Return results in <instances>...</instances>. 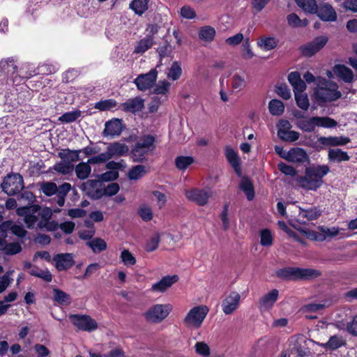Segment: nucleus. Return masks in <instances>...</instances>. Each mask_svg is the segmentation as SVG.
<instances>
[{
	"label": "nucleus",
	"mask_w": 357,
	"mask_h": 357,
	"mask_svg": "<svg viewBox=\"0 0 357 357\" xmlns=\"http://www.w3.org/2000/svg\"><path fill=\"white\" fill-rule=\"evenodd\" d=\"M329 172V167L326 165H312L305 167V175L298 176L296 181L305 190L316 191L323 185V178Z\"/></svg>",
	"instance_id": "f257e3e1"
},
{
	"label": "nucleus",
	"mask_w": 357,
	"mask_h": 357,
	"mask_svg": "<svg viewBox=\"0 0 357 357\" xmlns=\"http://www.w3.org/2000/svg\"><path fill=\"white\" fill-rule=\"evenodd\" d=\"M321 275V271L310 268L284 267L275 271L277 278L287 281L312 280Z\"/></svg>",
	"instance_id": "f03ea898"
},
{
	"label": "nucleus",
	"mask_w": 357,
	"mask_h": 357,
	"mask_svg": "<svg viewBox=\"0 0 357 357\" xmlns=\"http://www.w3.org/2000/svg\"><path fill=\"white\" fill-rule=\"evenodd\" d=\"M314 96L319 105L322 106L327 102H333L339 99L342 93L338 91L336 83L323 79L320 84L315 89Z\"/></svg>",
	"instance_id": "7ed1b4c3"
},
{
	"label": "nucleus",
	"mask_w": 357,
	"mask_h": 357,
	"mask_svg": "<svg viewBox=\"0 0 357 357\" xmlns=\"http://www.w3.org/2000/svg\"><path fill=\"white\" fill-rule=\"evenodd\" d=\"M155 138L151 135H144L132 146L130 155L135 162H144L146 155L155 149Z\"/></svg>",
	"instance_id": "20e7f679"
},
{
	"label": "nucleus",
	"mask_w": 357,
	"mask_h": 357,
	"mask_svg": "<svg viewBox=\"0 0 357 357\" xmlns=\"http://www.w3.org/2000/svg\"><path fill=\"white\" fill-rule=\"evenodd\" d=\"M2 191L9 196L20 193L24 188L22 176L19 173L8 174L1 184Z\"/></svg>",
	"instance_id": "39448f33"
},
{
	"label": "nucleus",
	"mask_w": 357,
	"mask_h": 357,
	"mask_svg": "<svg viewBox=\"0 0 357 357\" xmlns=\"http://www.w3.org/2000/svg\"><path fill=\"white\" fill-rule=\"evenodd\" d=\"M170 304H155L151 307L144 314L146 320L150 323H160L172 310Z\"/></svg>",
	"instance_id": "423d86ee"
},
{
	"label": "nucleus",
	"mask_w": 357,
	"mask_h": 357,
	"mask_svg": "<svg viewBox=\"0 0 357 357\" xmlns=\"http://www.w3.org/2000/svg\"><path fill=\"white\" fill-rule=\"evenodd\" d=\"M208 311V307L206 305H199L192 307L184 319L185 324L188 327L192 326L195 328H199L202 326Z\"/></svg>",
	"instance_id": "0eeeda50"
},
{
	"label": "nucleus",
	"mask_w": 357,
	"mask_h": 357,
	"mask_svg": "<svg viewBox=\"0 0 357 357\" xmlns=\"http://www.w3.org/2000/svg\"><path fill=\"white\" fill-rule=\"evenodd\" d=\"M70 322L78 330L91 332L98 328L97 322L87 314H74L69 317Z\"/></svg>",
	"instance_id": "6e6552de"
},
{
	"label": "nucleus",
	"mask_w": 357,
	"mask_h": 357,
	"mask_svg": "<svg viewBox=\"0 0 357 357\" xmlns=\"http://www.w3.org/2000/svg\"><path fill=\"white\" fill-rule=\"evenodd\" d=\"M120 187L117 183H109L107 187L99 185L93 189L82 190L86 195L93 199L97 200L101 199L104 195L112 197L118 193Z\"/></svg>",
	"instance_id": "1a4fd4ad"
},
{
	"label": "nucleus",
	"mask_w": 357,
	"mask_h": 357,
	"mask_svg": "<svg viewBox=\"0 0 357 357\" xmlns=\"http://www.w3.org/2000/svg\"><path fill=\"white\" fill-rule=\"evenodd\" d=\"M328 41V37L319 36L315 37L311 42L300 47L302 55L310 57L319 52Z\"/></svg>",
	"instance_id": "9d476101"
},
{
	"label": "nucleus",
	"mask_w": 357,
	"mask_h": 357,
	"mask_svg": "<svg viewBox=\"0 0 357 357\" xmlns=\"http://www.w3.org/2000/svg\"><path fill=\"white\" fill-rule=\"evenodd\" d=\"M118 171H107L98 175V179H89L82 185V190L93 189L95 187L102 185L103 182L114 181L119 178Z\"/></svg>",
	"instance_id": "9b49d317"
},
{
	"label": "nucleus",
	"mask_w": 357,
	"mask_h": 357,
	"mask_svg": "<svg viewBox=\"0 0 357 357\" xmlns=\"http://www.w3.org/2000/svg\"><path fill=\"white\" fill-rule=\"evenodd\" d=\"M158 71L156 69H151L146 74H141L137 77L134 83L139 91H144L151 88L157 79Z\"/></svg>",
	"instance_id": "f8f14e48"
},
{
	"label": "nucleus",
	"mask_w": 357,
	"mask_h": 357,
	"mask_svg": "<svg viewBox=\"0 0 357 357\" xmlns=\"http://www.w3.org/2000/svg\"><path fill=\"white\" fill-rule=\"evenodd\" d=\"M185 195L188 200L200 206L206 205L210 197L208 191L197 188L185 190Z\"/></svg>",
	"instance_id": "ddd939ff"
},
{
	"label": "nucleus",
	"mask_w": 357,
	"mask_h": 357,
	"mask_svg": "<svg viewBox=\"0 0 357 357\" xmlns=\"http://www.w3.org/2000/svg\"><path fill=\"white\" fill-rule=\"evenodd\" d=\"M13 57L3 59L0 61V72L11 79L13 82L17 81L18 76L17 66ZM20 77L21 75H19Z\"/></svg>",
	"instance_id": "4468645a"
},
{
	"label": "nucleus",
	"mask_w": 357,
	"mask_h": 357,
	"mask_svg": "<svg viewBox=\"0 0 357 357\" xmlns=\"http://www.w3.org/2000/svg\"><path fill=\"white\" fill-rule=\"evenodd\" d=\"M52 260L55 263V268L59 271H67L75 265L72 253L56 254L54 255Z\"/></svg>",
	"instance_id": "2eb2a0df"
},
{
	"label": "nucleus",
	"mask_w": 357,
	"mask_h": 357,
	"mask_svg": "<svg viewBox=\"0 0 357 357\" xmlns=\"http://www.w3.org/2000/svg\"><path fill=\"white\" fill-rule=\"evenodd\" d=\"M315 14L323 22H335L337 20V13L328 3L322 2L317 5Z\"/></svg>",
	"instance_id": "dca6fc26"
},
{
	"label": "nucleus",
	"mask_w": 357,
	"mask_h": 357,
	"mask_svg": "<svg viewBox=\"0 0 357 357\" xmlns=\"http://www.w3.org/2000/svg\"><path fill=\"white\" fill-rule=\"evenodd\" d=\"M124 129L125 126L122 119H113L105 123L102 135L105 137L110 136L112 137L119 136Z\"/></svg>",
	"instance_id": "f3484780"
},
{
	"label": "nucleus",
	"mask_w": 357,
	"mask_h": 357,
	"mask_svg": "<svg viewBox=\"0 0 357 357\" xmlns=\"http://www.w3.org/2000/svg\"><path fill=\"white\" fill-rule=\"evenodd\" d=\"M241 296L236 291H231L222 303V311L225 314H231L238 307Z\"/></svg>",
	"instance_id": "a211bd4d"
},
{
	"label": "nucleus",
	"mask_w": 357,
	"mask_h": 357,
	"mask_svg": "<svg viewBox=\"0 0 357 357\" xmlns=\"http://www.w3.org/2000/svg\"><path fill=\"white\" fill-rule=\"evenodd\" d=\"M284 159L289 162L303 163L310 162V158L306 151L302 148H292L287 152Z\"/></svg>",
	"instance_id": "6ab92c4d"
},
{
	"label": "nucleus",
	"mask_w": 357,
	"mask_h": 357,
	"mask_svg": "<svg viewBox=\"0 0 357 357\" xmlns=\"http://www.w3.org/2000/svg\"><path fill=\"white\" fill-rule=\"evenodd\" d=\"M177 275L164 276L160 281L154 283L151 286V291L153 292H165L172 284L178 280Z\"/></svg>",
	"instance_id": "aec40b11"
},
{
	"label": "nucleus",
	"mask_w": 357,
	"mask_h": 357,
	"mask_svg": "<svg viewBox=\"0 0 357 357\" xmlns=\"http://www.w3.org/2000/svg\"><path fill=\"white\" fill-rule=\"evenodd\" d=\"M144 101L141 97L137 96L134 98H130L121 103V107L125 112L135 114L137 112H141L144 109Z\"/></svg>",
	"instance_id": "412c9836"
},
{
	"label": "nucleus",
	"mask_w": 357,
	"mask_h": 357,
	"mask_svg": "<svg viewBox=\"0 0 357 357\" xmlns=\"http://www.w3.org/2000/svg\"><path fill=\"white\" fill-rule=\"evenodd\" d=\"M350 138L344 136L320 137L318 142L324 146H344L350 142Z\"/></svg>",
	"instance_id": "4be33fe9"
},
{
	"label": "nucleus",
	"mask_w": 357,
	"mask_h": 357,
	"mask_svg": "<svg viewBox=\"0 0 357 357\" xmlns=\"http://www.w3.org/2000/svg\"><path fill=\"white\" fill-rule=\"evenodd\" d=\"M225 157L238 176L241 175V159L237 153L229 146L225 147Z\"/></svg>",
	"instance_id": "5701e85b"
},
{
	"label": "nucleus",
	"mask_w": 357,
	"mask_h": 357,
	"mask_svg": "<svg viewBox=\"0 0 357 357\" xmlns=\"http://www.w3.org/2000/svg\"><path fill=\"white\" fill-rule=\"evenodd\" d=\"M128 151L129 149L126 144L115 142L109 144L107 147L106 152L109 159H111L113 157H121L125 155L128 153Z\"/></svg>",
	"instance_id": "b1692460"
},
{
	"label": "nucleus",
	"mask_w": 357,
	"mask_h": 357,
	"mask_svg": "<svg viewBox=\"0 0 357 357\" xmlns=\"http://www.w3.org/2000/svg\"><path fill=\"white\" fill-rule=\"evenodd\" d=\"M279 296L278 289H274L261 297L259 301V308L261 310H269L272 308L274 303L277 301Z\"/></svg>",
	"instance_id": "393cba45"
},
{
	"label": "nucleus",
	"mask_w": 357,
	"mask_h": 357,
	"mask_svg": "<svg viewBox=\"0 0 357 357\" xmlns=\"http://www.w3.org/2000/svg\"><path fill=\"white\" fill-rule=\"evenodd\" d=\"M334 73L346 83H351L354 75L353 71L343 64H336L333 68Z\"/></svg>",
	"instance_id": "a878e982"
},
{
	"label": "nucleus",
	"mask_w": 357,
	"mask_h": 357,
	"mask_svg": "<svg viewBox=\"0 0 357 357\" xmlns=\"http://www.w3.org/2000/svg\"><path fill=\"white\" fill-rule=\"evenodd\" d=\"M347 344L346 340L340 335H334L330 337L327 342L322 344L326 350L334 351Z\"/></svg>",
	"instance_id": "bb28decb"
},
{
	"label": "nucleus",
	"mask_w": 357,
	"mask_h": 357,
	"mask_svg": "<svg viewBox=\"0 0 357 357\" xmlns=\"http://www.w3.org/2000/svg\"><path fill=\"white\" fill-rule=\"evenodd\" d=\"M81 152V150H70V149H65L58 153V157L66 162L73 164V162L81 160L79 155Z\"/></svg>",
	"instance_id": "cd10ccee"
},
{
	"label": "nucleus",
	"mask_w": 357,
	"mask_h": 357,
	"mask_svg": "<svg viewBox=\"0 0 357 357\" xmlns=\"http://www.w3.org/2000/svg\"><path fill=\"white\" fill-rule=\"evenodd\" d=\"M328 157L331 162H345L350 160V156L348 155L347 152L340 149H330L328 151Z\"/></svg>",
	"instance_id": "c85d7f7f"
},
{
	"label": "nucleus",
	"mask_w": 357,
	"mask_h": 357,
	"mask_svg": "<svg viewBox=\"0 0 357 357\" xmlns=\"http://www.w3.org/2000/svg\"><path fill=\"white\" fill-rule=\"evenodd\" d=\"M72 190V186L69 183H63L58 186V191L56 194V202L59 206H64L66 197L68 192Z\"/></svg>",
	"instance_id": "c756f323"
},
{
	"label": "nucleus",
	"mask_w": 357,
	"mask_h": 357,
	"mask_svg": "<svg viewBox=\"0 0 357 357\" xmlns=\"http://www.w3.org/2000/svg\"><path fill=\"white\" fill-rule=\"evenodd\" d=\"M73 169V164H70V162H66L63 160L56 162L52 167H50L48 172H52V170H54L63 175H67L70 174Z\"/></svg>",
	"instance_id": "7c9ffc66"
},
{
	"label": "nucleus",
	"mask_w": 357,
	"mask_h": 357,
	"mask_svg": "<svg viewBox=\"0 0 357 357\" xmlns=\"http://www.w3.org/2000/svg\"><path fill=\"white\" fill-rule=\"evenodd\" d=\"M149 0H132L129 4V8L135 14L142 16L149 8Z\"/></svg>",
	"instance_id": "2f4dec72"
},
{
	"label": "nucleus",
	"mask_w": 357,
	"mask_h": 357,
	"mask_svg": "<svg viewBox=\"0 0 357 357\" xmlns=\"http://www.w3.org/2000/svg\"><path fill=\"white\" fill-rule=\"evenodd\" d=\"M195 162V158L190 155H179L175 158L174 164L176 168L184 172Z\"/></svg>",
	"instance_id": "473e14b6"
},
{
	"label": "nucleus",
	"mask_w": 357,
	"mask_h": 357,
	"mask_svg": "<svg viewBox=\"0 0 357 357\" xmlns=\"http://www.w3.org/2000/svg\"><path fill=\"white\" fill-rule=\"evenodd\" d=\"M239 187L241 190H242L246 195L247 199L249 201H251L254 199L255 197V189L253 183L251 180L247 177H243Z\"/></svg>",
	"instance_id": "72a5a7b5"
},
{
	"label": "nucleus",
	"mask_w": 357,
	"mask_h": 357,
	"mask_svg": "<svg viewBox=\"0 0 357 357\" xmlns=\"http://www.w3.org/2000/svg\"><path fill=\"white\" fill-rule=\"evenodd\" d=\"M279 40L275 37H261L257 42V45L264 51H270L275 48Z\"/></svg>",
	"instance_id": "f704fd0d"
},
{
	"label": "nucleus",
	"mask_w": 357,
	"mask_h": 357,
	"mask_svg": "<svg viewBox=\"0 0 357 357\" xmlns=\"http://www.w3.org/2000/svg\"><path fill=\"white\" fill-rule=\"evenodd\" d=\"M86 245L92 250L93 253H100L107 250V245L105 241L101 238H94L88 241Z\"/></svg>",
	"instance_id": "c9c22d12"
},
{
	"label": "nucleus",
	"mask_w": 357,
	"mask_h": 357,
	"mask_svg": "<svg viewBox=\"0 0 357 357\" xmlns=\"http://www.w3.org/2000/svg\"><path fill=\"white\" fill-rule=\"evenodd\" d=\"M54 296L53 299L55 302L61 305H68L71 303V297L70 294L59 289H53Z\"/></svg>",
	"instance_id": "e433bc0d"
},
{
	"label": "nucleus",
	"mask_w": 357,
	"mask_h": 357,
	"mask_svg": "<svg viewBox=\"0 0 357 357\" xmlns=\"http://www.w3.org/2000/svg\"><path fill=\"white\" fill-rule=\"evenodd\" d=\"M77 177L80 180H84L89 177L91 172V167L88 162H79L75 167Z\"/></svg>",
	"instance_id": "4c0bfd02"
},
{
	"label": "nucleus",
	"mask_w": 357,
	"mask_h": 357,
	"mask_svg": "<svg viewBox=\"0 0 357 357\" xmlns=\"http://www.w3.org/2000/svg\"><path fill=\"white\" fill-rule=\"evenodd\" d=\"M153 38L151 36H146L141 39L135 47L134 52L137 54H143L149 50L153 45Z\"/></svg>",
	"instance_id": "58836bf2"
},
{
	"label": "nucleus",
	"mask_w": 357,
	"mask_h": 357,
	"mask_svg": "<svg viewBox=\"0 0 357 357\" xmlns=\"http://www.w3.org/2000/svg\"><path fill=\"white\" fill-rule=\"evenodd\" d=\"M299 215L303 218H306L307 220H314L321 215V211L316 206L307 209L301 208Z\"/></svg>",
	"instance_id": "ea45409f"
},
{
	"label": "nucleus",
	"mask_w": 357,
	"mask_h": 357,
	"mask_svg": "<svg viewBox=\"0 0 357 357\" xmlns=\"http://www.w3.org/2000/svg\"><path fill=\"white\" fill-rule=\"evenodd\" d=\"M268 109L273 116H280L284 112V105L280 100L272 99L268 103Z\"/></svg>",
	"instance_id": "a19ab883"
},
{
	"label": "nucleus",
	"mask_w": 357,
	"mask_h": 357,
	"mask_svg": "<svg viewBox=\"0 0 357 357\" xmlns=\"http://www.w3.org/2000/svg\"><path fill=\"white\" fill-rule=\"evenodd\" d=\"M215 30L211 26H202L199 31V38L202 40L211 42L214 40L215 36Z\"/></svg>",
	"instance_id": "79ce46f5"
},
{
	"label": "nucleus",
	"mask_w": 357,
	"mask_h": 357,
	"mask_svg": "<svg viewBox=\"0 0 357 357\" xmlns=\"http://www.w3.org/2000/svg\"><path fill=\"white\" fill-rule=\"evenodd\" d=\"M278 135L280 139L287 142H294L298 139L299 132L294 130H278Z\"/></svg>",
	"instance_id": "37998d69"
},
{
	"label": "nucleus",
	"mask_w": 357,
	"mask_h": 357,
	"mask_svg": "<svg viewBox=\"0 0 357 357\" xmlns=\"http://www.w3.org/2000/svg\"><path fill=\"white\" fill-rule=\"evenodd\" d=\"M146 173L145 166L138 165L132 167L128 173V177L130 180H138L143 177Z\"/></svg>",
	"instance_id": "c03bdc74"
},
{
	"label": "nucleus",
	"mask_w": 357,
	"mask_h": 357,
	"mask_svg": "<svg viewBox=\"0 0 357 357\" xmlns=\"http://www.w3.org/2000/svg\"><path fill=\"white\" fill-rule=\"evenodd\" d=\"M296 4L305 13L315 14L317 12V6L318 4L316 0H298Z\"/></svg>",
	"instance_id": "a18cd8bd"
},
{
	"label": "nucleus",
	"mask_w": 357,
	"mask_h": 357,
	"mask_svg": "<svg viewBox=\"0 0 357 357\" xmlns=\"http://www.w3.org/2000/svg\"><path fill=\"white\" fill-rule=\"evenodd\" d=\"M40 190L47 197H51L56 194L57 185L53 181H44L41 183Z\"/></svg>",
	"instance_id": "49530a36"
},
{
	"label": "nucleus",
	"mask_w": 357,
	"mask_h": 357,
	"mask_svg": "<svg viewBox=\"0 0 357 357\" xmlns=\"http://www.w3.org/2000/svg\"><path fill=\"white\" fill-rule=\"evenodd\" d=\"M246 81L243 76L235 74L231 78V89L234 92H239L246 86Z\"/></svg>",
	"instance_id": "de8ad7c7"
},
{
	"label": "nucleus",
	"mask_w": 357,
	"mask_h": 357,
	"mask_svg": "<svg viewBox=\"0 0 357 357\" xmlns=\"http://www.w3.org/2000/svg\"><path fill=\"white\" fill-rule=\"evenodd\" d=\"M117 102L114 99H106L102 100L95 103L94 108L98 109L100 112L109 111L112 109L116 107Z\"/></svg>",
	"instance_id": "09e8293b"
},
{
	"label": "nucleus",
	"mask_w": 357,
	"mask_h": 357,
	"mask_svg": "<svg viewBox=\"0 0 357 357\" xmlns=\"http://www.w3.org/2000/svg\"><path fill=\"white\" fill-rule=\"evenodd\" d=\"M293 350L299 357H304L310 355V349L307 347V340L297 341L294 346Z\"/></svg>",
	"instance_id": "8fccbe9b"
},
{
	"label": "nucleus",
	"mask_w": 357,
	"mask_h": 357,
	"mask_svg": "<svg viewBox=\"0 0 357 357\" xmlns=\"http://www.w3.org/2000/svg\"><path fill=\"white\" fill-rule=\"evenodd\" d=\"M315 119H317L316 116H312L307 119L300 121L298 123V126L300 129L305 132H313L315 128L317 126V121H315Z\"/></svg>",
	"instance_id": "3c124183"
},
{
	"label": "nucleus",
	"mask_w": 357,
	"mask_h": 357,
	"mask_svg": "<svg viewBox=\"0 0 357 357\" xmlns=\"http://www.w3.org/2000/svg\"><path fill=\"white\" fill-rule=\"evenodd\" d=\"M81 113L79 109L65 112L59 117V121L64 123H73L81 116Z\"/></svg>",
	"instance_id": "603ef678"
},
{
	"label": "nucleus",
	"mask_w": 357,
	"mask_h": 357,
	"mask_svg": "<svg viewBox=\"0 0 357 357\" xmlns=\"http://www.w3.org/2000/svg\"><path fill=\"white\" fill-rule=\"evenodd\" d=\"M260 243L262 246L268 247L273 245V236L269 229H262L259 231Z\"/></svg>",
	"instance_id": "864d4df0"
},
{
	"label": "nucleus",
	"mask_w": 357,
	"mask_h": 357,
	"mask_svg": "<svg viewBox=\"0 0 357 357\" xmlns=\"http://www.w3.org/2000/svg\"><path fill=\"white\" fill-rule=\"evenodd\" d=\"M317 127H323L326 128H335L337 125V122L333 119L328 116H316Z\"/></svg>",
	"instance_id": "5fc2aeb1"
},
{
	"label": "nucleus",
	"mask_w": 357,
	"mask_h": 357,
	"mask_svg": "<svg viewBox=\"0 0 357 357\" xmlns=\"http://www.w3.org/2000/svg\"><path fill=\"white\" fill-rule=\"evenodd\" d=\"M6 225H7L8 228L11 231V232L18 237L23 238L27 234V231L22 225L12 223L11 222H6L3 223L2 226Z\"/></svg>",
	"instance_id": "6e6d98bb"
},
{
	"label": "nucleus",
	"mask_w": 357,
	"mask_h": 357,
	"mask_svg": "<svg viewBox=\"0 0 357 357\" xmlns=\"http://www.w3.org/2000/svg\"><path fill=\"white\" fill-rule=\"evenodd\" d=\"M181 74L182 69L181 65L178 61H174L169 69L167 77L173 81H175L180 78Z\"/></svg>",
	"instance_id": "4d7b16f0"
},
{
	"label": "nucleus",
	"mask_w": 357,
	"mask_h": 357,
	"mask_svg": "<svg viewBox=\"0 0 357 357\" xmlns=\"http://www.w3.org/2000/svg\"><path fill=\"white\" fill-rule=\"evenodd\" d=\"M3 251L6 255H14L20 253L22 251V246L17 242L9 243L6 242Z\"/></svg>",
	"instance_id": "13d9d810"
},
{
	"label": "nucleus",
	"mask_w": 357,
	"mask_h": 357,
	"mask_svg": "<svg viewBox=\"0 0 357 357\" xmlns=\"http://www.w3.org/2000/svg\"><path fill=\"white\" fill-rule=\"evenodd\" d=\"M294 96L297 106L303 110H307L310 106V103L307 94L296 92V95Z\"/></svg>",
	"instance_id": "bf43d9fd"
},
{
	"label": "nucleus",
	"mask_w": 357,
	"mask_h": 357,
	"mask_svg": "<svg viewBox=\"0 0 357 357\" xmlns=\"http://www.w3.org/2000/svg\"><path fill=\"white\" fill-rule=\"evenodd\" d=\"M120 258L124 265L127 266H133L136 264L135 257L128 250L124 249L121 253Z\"/></svg>",
	"instance_id": "052dcab7"
},
{
	"label": "nucleus",
	"mask_w": 357,
	"mask_h": 357,
	"mask_svg": "<svg viewBox=\"0 0 357 357\" xmlns=\"http://www.w3.org/2000/svg\"><path fill=\"white\" fill-rule=\"evenodd\" d=\"M278 169L284 175L290 176H296L297 175V170L292 166L287 165L283 162H280L278 165Z\"/></svg>",
	"instance_id": "680f3d73"
},
{
	"label": "nucleus",
	"mask_w": 357,
	"mask_h": 357,
	"mask_svg": "<svg viewBox=\"0 0 357 357\" xmlns=\"http://www.w3.org/2000/svg\"><path fill=\"white\" fill-rule=\"evenodd\" d=\"M170 83L166 80L160 81L154 88V93L157 95H165L169 89Z\"/></svg>",
	"instance_id": "e2e57ef3"
},
{
	"label": "nucleus",
	"mask_w": 357,
	"mask_h": 357,
	"mask_svg": "<svg viewBox=\"0 0 357 357\" xmlns=\"http://www.w3.org/2000/svg\"><path fill=\"white\" fill-rule=\"evenodd\" d=\"M160 241V236L158 234H155L146 243L145 246V250L147 252H153L155 250L159 245V243Z\"/></svg>",
	"instance_id": "0e129e2a"
},
{
	"label": "nucleus",
	"mask_w": 357,
	"mask_h": 357,
	"mask_svg": "<svg viewBox=\"0 0 357 357\" xmlns=\"http://www.w3.org/2000/svg\"><path fill=\"white\" fill-rule=\"evenodd\" d=\"M276 93L284 100H289L291 98V92L285 84L276 86Z\"/></svg>",
	"instance_id": "69168bd1"
},
{
	"label": "nucleus",
	"mask_w": 357,
	"mask_h": 357,
	"mask_svg": "<svg viewBox=\"0 0 357 357\" xmlns=\"http://www.w3.org/2000/svg\"><path fill=\"white\" fill-rule=\"evenodd\" d=\"M196 352L204 357L210 355V348L207 344L203 342H197L195 344Z\"/></svg>",
	"instance_id": "338daca9"
},
{
	"label": "nucleus",
	"mask_w": 357,
	"mask_h": 357,
	"mask_svg": "<svg viewBox=\"0 0 357 357\" xmlns=\"http://www.w3.org/2000/svg\"><path fill=\"white\" fill-rule=\"evenodd\" d=\"M109 157L107 152L101 153L98 155L93 156L88 159L87 162L90 164H100L109 160Z\"/></svg>",
	"instance_id": "774afa93"
}]
</instances>
